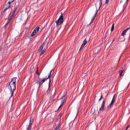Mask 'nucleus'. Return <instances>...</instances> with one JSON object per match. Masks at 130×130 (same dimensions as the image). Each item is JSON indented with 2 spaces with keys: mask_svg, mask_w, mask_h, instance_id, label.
Here are the masks:
<instances>
[{
  "mask_svg": "<svg viewBox=\"0 0 130 130\" xmlns=\"http://www.w3.org/2000/svg\"><path fill=\"white\" fill-rule=\"evenodd\" d=\"M53 71V70H51L50 71V74L48 76V78L42 79L39 76L38 77V79L37 80V81L36 82V84H37L38 85H39V88H40V87H41V86H42V85L43 84V83H44L45 82L47 81V80H48V79L49 80V88H50V83H51V80L50 79V78H51V74H52Z\"/></svg>",
  "mask_w": 130,
  "mask_h": 130,
  "instance_id": "nucleus-1",
  "label": "nucleus"
},
{
  "mask_svg": "<svg viewBox=\"0 0 130 130\" xmlns=\"http://www.w3.org/2000/svg\"><path fill=\"white\" fill-rule=\"evenodd\" d=\"M17 77H14L11 79L10 82L9 84V89L11 91V97H13L14 92L16 90V82H17Z\"/></svg>",
  "mask_w": 130,
  "mask_h": 130,
  "instance_id": "nucleus-2",
  "label": "nucleus"
},
{
  "mask_svg": "<svg viewBox=\"0 0 130 130\" xmlns=\"http://www.w3.org/2000/svg\"><path fill=\"white\" fill-rule=\"evenodd\" d=\"M63 23V13H61V15L59 16L58 19L56 21V26H60Z\"/></svg>",
  "mask_w": 130,
  "mask_h": 130,
  "instance_id": "nucleus-3",
  "label": "nucleus"
},
{
  "mask_svg": "<svg viewBox=\"0 0 130 130\" xmlns=\"http://www.w3.org/2000/svg\"><path fill=\"white\" fill-rule=\"evenodd\" d=\"M61 105L58 107V110H59V109L62 106V105H63V103H64V102H66V100H67V96H66V95L63 96L61 98Z\"/></svg>",
  "mask_w": 130,
  "mask_h": 130,
  "instance_id": "nucleus-4",
  "label": "nucleus"
},
{
  "mask_svg": "<svg viewBox=\"0 0 130 130\" xmlns=\"http://www.w3.org/2000/svg\"><path fill=\"white\" fill-rule=\"evenodd\" d=\"M40 29V27L39 26H37L32 31V32L31 34V37H33V36H35L36 34H37V32L39 31Z\"/></svg>",
  "mask_w": 130,
  "mask_h": 130,
  "instance_id": "nucleus-5",
  "label": "nucleus"
},
{
  "mask_svg": "<svg viewBox=\"0 0 130 130\" xmlns=\"http://www.w3.org/2000/svg\"><path fill=\"white\" fill-rule=\"evenodd\" d=\"M115 100H116V98H115V94L113 97L111 104L108 107V109H110V108H111V106H112V105L114 104V103L115 102Z\"/></svg>",
  "mask_w": 130,
  "mask_h": 130,
  "instance_id": "nucleus-6",
  "label": "nucleus"
},
{
  "mask_svg": "<svg viewBox=\"0 0 130 130\" xmlns=\"http://www.w3.org/2000/svg\"><path fill=\"white\" fill-rule=\"evenodd\" d=\"M87 43H88V40H87V38H86L83 42L82 44L81 45V46L79 49L80 51L82 50V49H83L84 48V47H85V46L86 45V44H87Z\"/></svg>",
  "mask_w": 130,
  "mask_h": 130,
  "instance_id": "nucleus-7",
  "label": "nucleus"
},
{
  "mask_svg": "<svg viewBox=\"0 0 130 130\" xmlns=\"http://www.w3.org/2000/svg\"><path fill=\"white\" fill-rule=\"evenodd\" d=\"M31 118H32L30 117L29 124L27 128V130H31V128H32V124L33 123V120H31Z\"/></svg>",
  "mask_w": 130,
  "mask_h": 130,
  "instance_id": "nucleus-8",
  "label": "nucleus"
},
{
  "mask_svg": "<svg viewBox=\"0 0 130 130\" xmlns=\"http://www.w3.org/2000/svg\"><path fill=\"white\" fill-rule=\"evenodd\" d=\"M105 106V100H104L102 103L101 107L99 109L100 111H102V110H104V107Z\"/></svg>",
  "mask_w": 130,
  "mask_h": 130,
  "instance_id": "nucleus-9",
  "label": "nucleus"
},
{
  "mask_svg": "<svg viewBox=\"0 0 130 130\" xmlns=\"http://www.w3.org/2000/svg\"><path fill=\"white\" fill-rule=\"evenodd\" d=\"M11 3H10V2H8V4L6 5V8L4 9L3 13H5V12H6L7 11V10H8V9L11 8Z\"/></svg>",
  "mask_w": 130,
  "mask_h": 130,
  "instance_id": "nucleus-10",
  "label": "nucleus"
},
{
  "mask_svg": "<svg viewBox=\"0 0 130 130\" xmlns=\"http://www.w3.org/2000/svg\"><path fill=\"white\" fill-rule=\"evenodd\" d=\"M124 74V70L122 69L119 71V75L120 77H123Z\"/></svg>",
  "mask_w": 130,
  "mask_h": 130,
  "instance_id": "nucleus-11",
  "label": "nucleus"
},
{
  "mask_svg": "<svg viewBox=\"0 0 130 130\" xmlns=\"http://www.w3.org/2000/svg\"><path fill=\"white\" fill-rule=\"evenodd\" d=\"M45 41L41 45V46L40 47L39 49V52H40V51H42V49H43V47H44V45H45Z\"/></svg>",
  "mask_w": 130,
  "mask_h": 130,
  "instance_id": "nucleus-12",
  "label": "nucleus"
},
{
  "mask_svg": "<svg viewBox=\"0 0 130 130\" xmlns=\"http://www.w3.org/2000/svg\"><path fill=\"white\" fill-rule=\"evenodd\" d=\"M130 29V27L125 29L122 33H121V36H124L125 34H126V32H127L128 30Z\"/></svg>",
  "mask_w": 130,
  "mask_h": 130,
  "instance_id": "nucleus-13",
  "label": "nucleus"
},
{
  "mask_svg": "<svg viewBox=\"0 0 130 130\" xmlns=\"http://www.w3.org/2000/svg\"><path fill=\"white\" fill-rule=\"evenodd\" d=\"M97 14H98V10L96 11L95 14L94 15L93 18L92 19V21L91 22V23H93V22L95 20V18H96V16H97Z\"/></svg>",
  "mask_w": 130,
  "mask_h": 130,
  "instance_id": "nucleus-14",
  "label": "nucleus"
},
{
  "mask_svg": "<svg viewBox=\"0 0 130 130\" xmlns=\"http://www.w3.org/2000/svg\"><path fill=\"white\" fill-rule=\"evenodd\" d=\"M101 7H102V0H100L99 3V10H100Z\"/></svg>",
  "mask_w": 130,
  "mask_h": 130,
  "instance_id": "nucleus-15",
  "label": "nucleus"
},
{
  "mask_svg": "<svg viewBox=\"0 0 130 130\" xmlns=\"http://www.w3.org/2000/svg\"><path fill=\"white\" fill-rule=\"evenodd\" d=\"M13 14H12V13H10L9 15V16L8 17V21L10 22V21H11V20H12V18L13 17Z\"/></svg>",
  "mask_w": 130,
  "mask_h": 130,
  "instance_id": "nucleus-16",
  "label": "nucleus"
},
{
  "mask_svg": "<svg viewBox=\"0 0 130 130\" xmlns=\"http://www.w3.org/2000/svg\"><path fill=\"white\" fill-rule=\"evenodd\" d=\"M68 76H71L72 75V70L71 69H69L67 72Z\"/></svg>",
  "mask_w": 130,
  "mask_h": 130,
  "instance_id": "nucleus-17",
  "label": "nucleus"
},
{
  "mask_svg": "<svg viewBox=\"0 0 130 130\" xmlns=\"http://www.w3.org/2000/svg\"><path fill=\"white\" fill-rule=\"evenodd\" d=\"M114 30V23H113L111 28V31L112 32Z\"/></svg>",
  "mask_w": 130,
  "mask_h": 130,
  "instance_id": "nucleus-18",
  "label": "nucleus"
},
{
  "mask_svg": "<svg viewBox=\"0 0 130 130\" xmlns=\"http://www.w3.org/2000/svg\"><path fill=\"white\" fill-rule=\"evenodd\" d=\"M45 51H46V49H44L43 51H42L40 55H42V54H44V53H45Z\"/></svg>",
  "mask_w": 130,
  "mask_h": 130,
  "instance_id": "nucleus-19",
  "label": "nucleus"
},
{
  "mask_svg": "<svg viewBox=\"0 0 130 130\" xmlns=\"http://www.w3.org/2000/svg\"><path fill=\"white\" fill-rule=\"evenodd\" d=\"M60 127V125H58L57 126H56L54 130H59V128Z\"/></svg>",
  "mask_w": 130,
  "mask_h": 130,
  "instance_id": "nucleus-20",
  "label": "nucleus"
},
{
  "mask_svg": "<svg viewBox=\"0 0 130 130\" xmlns=\"http://www.w3.org/2000/svg\"><path fill=\"white\" fill-rule=\"evenodd\" d=\"M14 1L15 0H7V2L8 3H10V4H12V3H14Z\"/></svg>",
  "mask_w": 130,
  "mask_h": 130,
  "instance_id": "nucleus-21",
  "label": "nucleus"
},
{
  "mask_svg": "<svg viewBox=\"0 0 130 130\" xmlns=\"http://www.w3.org/2000/svg\"><path fill=\"white\" fill-rule=\"evenodd\" d=\"M16 10H17V8H15V9L13 11V13L12 14V15H13V16H14V15H15Z\"/></svg>",
  "mask_w": 130,
  "mask_h": 130,
  "instance_id": "nucleus-22",
  "label": "nucleus"
},
{
  "mask_svg": "<svg viewBox=\"0 0 130 130\" xmlns=\"http://www.w3.org/2000/svg\"><path fill=\"white\" fill-rule=\"evenodd\" d=\"M36 74H37V75H38L39 76H40V73H38V68H37Z\"/></svg>",
  "mask_w": 130,
  "mask_h": 130,
  "instance_id": "nucleus-23",
  "label": "nucleus"
},
{
  "mask_svg": "<svg viewBox=\"0 0 130 130\" xmlns=\"http://www.w3.org/2000/svg\"><path fill=\"white\" fill-rule=\"evenodd\" d=\"M102 98H103V95L102 94L101 95V98L99 99V101H101V100H102Z\"/></svg>",
  "mask_w": 130,
  "mask_h": 130,
  "instance_id": "nucleus-24",
  "label": "nucleus"
},
{
  "mask_svg": "<svg viewBox=\"0 0 130 130\" xmlns=\"http://www.w3.org/2000/svg\"><path fill=\"white\" fill-rule=\"evenodd\" d=\"M9 23H10V21L7 22V24L5 26V28H7V26H8V25H9Z\"/></svg>",
  "mask_w": 130,
  "mask_h": 130,
  "instance_id": "nucleus-25",
  "label": "nucleus"
},
{
  "mask_svg": "<svg viewBox=\"0 0 130 130\" xmlns=\"http://www.w3.org/2000/svg\"><path fill=\"white\" fill-rule=\"evenodd\" d=\"M108 3H109V0H106L105 4H107Z\"/></svg>",
  "mask_w": 130,
  "mask_h": 130,
  "instance_id": "nucleus-26",
  "label": "nucleus"
},
{
  "mask_svg": "<svg viewBox=\"0 0 130 130\" xmlns=\"http://www.w3.org/2000/svg\"><path fill=\"white\" fill-rule=\"evenodd\" d=\"M129 128V125H128L127 127H126V129H128V128Z\"/></svg>",
  "mask_w": 130,
  "mask_h": 130,
  "instance_id": "nucleus-27",
  "label": "nucleus"
},
{
  "mask_svg": "<svg viewBox=\"0 0 130 130\" xmlns=\"http://www.w3.org/2000/svg\"><path fill=\"white\" fill-rule=\"evenodd\" d=\"M92 110H91V113L92 114H94V112L92 113Z\"/></svg>",
  "mask_w": 130,
  "mask_h": 130,
  "instance_id": "nucleus-28",
  "label": "nucleus"
},
{
  "mask_svg": "<svg viewBox=\"0 0 130 130\" xmlns=\"http://www.w3.org/2000/svg\"><path fill=\"white\" fill-rule=\"evenodd\" d=\"M95 6L96 8H98V6H97V5H95Z\"/></svg>",
  "mask_w": 130,
  "mask_h": 130,
  "instance_id": "nucleus-29",
  "label": "nucleus"
},
{
  "mask_svg": "<svg viewBox=\"0 0 130 130\" xmlns=\"http://www.w3.org/2000/svg\"><path fill=\"white\" fill-rule=\"evenodd\" d=\"M59 116H60V117H61V114H60Z\"/></svg>",
  "mask_w": 130,
  "mask_h": 130,
  "instance_id": "nucleus-30",
  "label": "nucleus"
},
{
  "mask_svg": "<svg viewBox=\"0 0 130 130\" xmlns=\"http://www.w3.org/2000/svg\"><path fill=\"white\" fill-rule=\"evenodd\" d=\"M107 33H108V31H107L106 34H107Z\"/></svg>",
  "mask_w": 130,
  "mask_h": 130,
  "instance_id": "nucleus-31",
  "label": "nucleus"
},
{
  "mask_svg": "<svg viewBox=\"0 0 130 130\" xmlns=\"http://www.w3.org/2000/svg\"><path fill=\"white\" fill-rule=\"evenodd\" d=\"M107 36L106 35L105 37H107Z\"/></svg>",
  "mask_w": 130,
  "mask_h": 130,
  "instance_id": "nucleus-32",
  "label": "nucleus"
}]
</instances>
